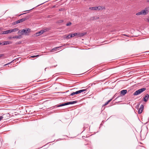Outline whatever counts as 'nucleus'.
Masks as SVG:
<instances>
[{"instance_id":"obj_1","label":"nucleus","mask_w":149,"mask_h":149,"mask_svg":"<svg viewBox=\"0 0 149 149\" xmlns=\"http://www.w3.org/2000/svg\"><path fill=\"white\" fill-rule=\"evenodd\" d=\"M105 8L104 6H95L89 8V9H104Z\"/></svg>"},{"instance_id":"obj_2","label":"nucleus","mask_w":149,"mask_h":149,"mask_svg":"<svg viewBox=\"0 0 149 149\" xmlns=\"http://www.w3.org/2000/svg\"><path fill=\"white\" fill-rule=\"evenodd\" d=\"M30 29H23L20 32V33L21 35H24V34L25 35H26L27 33L29 32L30 31Z\"/></svg>"},{"instance_id":"obj_3","label":"nucleus","mask_w":149,"mask_h":149,"mask_svg":"<svg viewBox=\"0 0 149 149\" xmlns=\"http://www.w3.org/2000/svg\"><path fill=\"white\" fill-rule=\"evenodd\" d=\"M148 12V10H143V11L137 13L136 15H145L147 14Z\"/></svg>"},{"instance_id":"obj_4","label":"nucleus","mask_w":149,"mask_h":149,"mask_svg":"<svg viewBox=\"0 0 149 149\" xmlns=\"http://www.w3.org/2000/svg\"><path fill=\"white\" fill-rule=\"evenodd\" d=\"M86 90V89H83V90H81L77 91H76L75 92H73L72 93H71L70 95H74L75 94H77L80 93H81L82 92H83Z\"/></svg>"},{"instance_id":"obj_5","label":"nucleus","mask_w":149,"mask_h":149,"mask_svg":"<svg viewBox=\"0 0 149 149\" xmlns=\"http://www.w3.org/2000/svg\"><path fill=\"white\" fill-rule=\"evenodd\" d=\"M47 31V30L46 29H44L43 30H42L40 31H38L35 33V35L36 36H38L42 34L43 33H44L46 32Z\"/></svg>"},{"instance_id":"obj_6","label":"nucleus","mask_w":149,"mask_h":149,"mask_svg":"<svg viewBox=\"0 0 149 149\" xmlns=\"http://www.w3.org/2000/svg\"><path fill=\"white\" fill-rule=\"evenodd\" d=\"M25 19H26L25 18H22L21 19L18 20H17L15 22H14V24H17L18 23H20V22H22L24 21H25Z\"/></svg>"},{"instance_id":"obj_7","label":"nucleus","mask_w":149,"mask_h":149,"mask_svg":"<svg viewBox=\"0 0 149 149\" xmlns=\"http://www.w3.org/2000/svg\"><path fill=\"white\" fill-rule=\"evenodd\" d=\"M143 105L142 104H141L140 106V108L139 109L138 111V113L139 114H140L142 112L143 109Z\"/></svg>"},{"instance_id":"obj_8","label":"nucleus","mask_w":149,"mask_h":149,"mask_svg":"<svg viewBox=\"0 0 149 149\" xmlns=\"http://www.w3.org/2000/svg\"><path fill=\"white\" fill-rule=\"evenodd\" d=\"M9 33H10V30L2 31L1 34H6Z\"/></svg>"},{"instance_id":"obj_9","label":"nucleus","mask_w":149,"mask_h":149,"mask_svg":"<svg viewBox=\"0 0 149 149\" xmlns=\"http://www.w3.org/2000/svg\"><path fill=\"white\" fill-rule=\"evenodd\" d=\"M72 37V35H71V34H70L68 35H65L64 36V38L67 39H70Z\"/></svg>"},{"instance_id":"obj_10","label":"nucleus","mask_w":149,"mask_h":149,"mask_svg":"<svg viewBox=\"0 0 149 149\" xmlns=\"http://www.w3.org/2000/svg\"><path fill=\"white\" fill-rule=\"evenodd\" d=\"M146 90V88H142L140 89H139L138 90H137L138 93L140 94L143 91H145Z\"/></svg>"},{"instance_id":"obj_11","label":"nucleus","mask_w":149,"mask_h":149,"mask_svg":"<svg viewBox=\"0 0 149 149\" xmlns=\"http://www.w3.org/2000/svg\"><path fill=\"white\" fill-rule=\"evenodd\" d=\"M149 95L148 94H147L146 95L145 97L144 98V100L145 102H146L149 98Z\"/></svg>"},{"instance_id":"obj_12","label":"nucleus","mask_w":149,"mask_h":149,"mask_svg":"<svg viewBox=\"0 0 149 149\" xmlns=\"http://www.w3.org/2000/svg\"><path fill=\"white\" fill-rule=\"evenodd\" d=\"M78 37H81L84 36L86 34V33H77Z\"/></svg>"},{"instance_id":"obj_13","label":"nucleus","mask_w":149,"mask_h":149,"mask_svg":"<svg viewBox=\"0 0 149 149\" xmlns=\"http://www.w3.org/2000/svg\"><path fill=\"white\" fill-rule=\"evenodd\" d=\"M11 42L9 41H4L2 43L3 45H9L11 44Z\"/></svg>"},{"instance_id":"obj_14","label":"nucleus","mask_w":149,"mask_h":149,"mask_svg":"<svg viewBox=\"0 0 149 149\" xmlns=\"http://www.w3.org/2000/svg\"><path fill=\"white\" fill-rule=\"evenodd\" d=\"M127 90H124L121 91H120L121 94L123 95H125L127 93Z\"/></svg>"},{"instance_id":"obj_15","label":"nucleus","mask_w":149,"mask_h":149,"mask_svg":"<svg viewBox=\"0 0 149 149\" xmlns=\"http://www.w3.org/2000/svg\"><path fill=\"white\" fill-rule=\"evenodd\" d=\"M77 102V101H75L72 102H67V105H68L70 104H73L76 103Z\"/></svg>"},{"instance_id":"obj_16","label":"nucleus","mask_w":149,"mask_h":149,"mask_svg":"<svg viewBox=\"0 0 149 149\" xmlns=\"http://www.w3.org/2000/svg\"><path fill=\"white\" fill-rule=\"evenodd\" d=\"M18 29L17 28H14L13 29L10 30V33H11L13 32H16L17 31H18Z\"/></svg>"},{"instance_id":"obj_17","label":"nucleus","mask_w":149,"mask_h":149,"mask_svg":"<svg viewBox=\"0 0 149 149\" xmlns=\"http://www.w3.org/2000/svg\"><path fill=\"white\" fill-rule=\"evenodd\" d=\"M67 105V102H66L65 103L61 104L59 105H57L56 106V107H61L63 106H64Z\"/></svg>"},{"instance_id":"obj_18","label":"nucleus","mask_w":149,"mask_h":149,"mask_svg":"<svg viewBox=\"0 0 149 149\" xmlns=\"http://www.w3.org/2000/svg\"><path fill=\"white\" fill-rule=\"evenodd\" d=\"M62 46H60L59 47H56L54 48L51 50V52H53L56 51V49L57 48L61 47Z\"/></svg>"},{"instance_id":"obj_19","label":"nucleus","mask_w":149,"mask_h":149,"mask_svg":"<svg viewBox=\"0 0 149 149\" xmlns=\"http://www.w3.org/2000/svg\"><path fill=\"white\" fill-rule=\"evenodd\" d=\"M111 100H112V99H110V100H109L107 102H106L103 105V106H106V105H107V104H109V103L111 101Z\"/></svg>"},{"instance_id":"obj_20","label":"nucleus","mask_w":149,"mask_h":149,"mask_svg":"<svg viewBox=\"0 0 149 149\" xmlns=\"http://www.w3.org/2000/svg\"><path fill=\"white\" fill-rule=\"evenodd\" d=\"M21 36H14L13 37V38H17V39H19L20 38V37Z\"/></svg>"},{"instance_id":"obj_21","label":"nucleus","mask_w":149,"mask_h":149,"mask_svg":"<svg viewBox=\"0 0 149 149\" xmlns=\"http://www.w3.org/2000/svg\"><path fill=\"white\" fill-rule=\"evenodd\" d=\"M139 94L138 93V92L137 91H136L133 94V95H137Z\"/></svg>"},{"instance_id":"obj_22","label":"nucleus","mask_w":149,"mask_h":149,"mask_svg":"<svg viewBox=\"0 0 149 149\" xmlns=\"http://www.w3.org/2000/svg\"><path fill=\"white\" fill-rule=\"evenodd\" d=\"M77 33H74L73 34H71V35H72V37H74V36H77L78 35Z\"/></svg>"},{"instance_id":"obj_23","label":"nucleus","mask_w":149,"mask_h":149,"mask_svg":"<svg viewBox=\"0 0 149 149\" xmlns=\"http://www.w3.org/2000/svg\"><path fill=\"white\" fill-rule=\"evenodd\" d=\"M63 22V20H60L58 21L57 22V23H60Z\"/></svg>"},{"instance_id":"obj_24","label":"nucleus","mask_w":149,"mask_h":149,"mask_svg":"<svg viewBox=\"0 0 149 149\" xmlns=\"http://www.w3.org/2000/svg\"><path fill=\"white\" fill-rule=\"evenodd\" d=\"M71 24L72 23L71 22H69L66 24V25L67 26H68L71 25Z\"/></svg>"},{"instance_id":"obj_25","label":"nucleus","mask_w":149,"mask_h":149,"mask_svg":"<svg viewBox=\"0 0 149 149\" xmlns=\"http://www.w3.org/2000/svg\"><path fill=\"white\" fill-rule=\"evenodd\" d=\"M93 18L92 19H93V20H96V19H98L99 17H93Z\"/></svg>"},{"instance_id":"obj_26","label":"nucleus","mask_w":149,"mask_h":149,"mask_svg":"<svg viewBox=\"0 0 149 149\" xmlns=\"http://www.w3.org/2000/svg\"><path fill=\"white\" fill-rule=\"evenodd\" d=\"M39 56V55H37L36 56H31V57L34 58V57H38Z\"/></svg>"},{"instance_id":"obj_27","label":"nucleus","mask_w":149,"mask_h":149,"mask_svg":"<svg viewBox=\"0 0 149 149\" xmlns=\"http://www.w3.org/2000/svg\"><path fill=\"white\" fill-rule=\"evenodd\" d=\"M3 117L2 116H0V121L3 119Z\"/></svg>"},{"instance_id":"obj_28","label":"nucleus","mask_w":149,"mask_h":149,"mask_svg":"<svg viewBox=\"0 0 149 149\" xmlns=\"http://www.w3.org/2000/svg\"><path fill=\"white\" fill-rule=\"evenodd\" d=\"M3 56H4V54H0V58L1 57H2Z\"/></svg>"},{"instance_id":"obj_29","label":"nucleus","mask_w":149,"mask_h":149,"mask_svg":"<svg viewBox=\"0 0 149 149\" xmlns=\"http://www.w3.org/2000/svg\"><path fill=\"white\" fill-rule=\"evenodd\" d=\"M148 21L149 22V17L147 19Z\"/></svg>"},{"instance_id":"obj_30","label":"nucleus","mask_w":149,"mask_h":149,"mask_svg":"<svg viewBox=\"0 0 149 149\" xmlns=\"http://www.w3.org/2000/svg\"><path fill=\"white\" fill-rule=\"evenodd\" d=\"M2 43H1V42H0V45H1V44H2Z\"/></svg>"},{"instance_id":"obj_31","label":"nucleus","mask_w":149,"mask_h":149,"mask_svg":"<svg viewBox=\"0 0 149 149\" xmlns=\"http://www.w3.org/2000/svg\"><path fill=\"white\" fill-rule=\"evenodd\" d=\"M147 2H149V0H147Z\"/></svg>"},{"instance_id":"obj_32","label":"nucleus","mask_w":149,"mask_h":149,"mask_svg":"<svg viewBox=\"0 0 149 149\" xmlns=\"http://www.w3.org/2000/svg\"><path fill=\"white\" fill-rule=\"evenodd\" d=\"M34 8H33L31 9L32 10V9H34Z\"/></svg>"},{"instance_id":"obj_33","label":"nucleus","mask_w":149,"mask_h":149,"mask_svg":"<svg viewBox=\"0 0 149 149\" xmlns=\"http://www.w3.org/2000/svg\"><path fill=\"white\" fill-rule=\"evenodd\" d=\"M20 31H19V32H18L19 33H20Z\"/></svg>"},{"instance_id":"obj_34","label":"nucleus","mask_w":149,"mask_h":149,"mask_svg":"<svg viewBox=\"0 0 149 149\" xmlns=\"http://www.w3.org/2000/svg\"><path fill=\"white\" fill-rule=\"evenodd\" d=\"M27 10V11H29V10Z\"/></svg>"},{"instance_id":"obj_35","label":"nucleus","mask_w":149,"mask_h":149,"mask_svg":"<svg viewBox=\"0 0 149 149\" xmlns=\"http://www.w3.org/2000/svg\"><path fill=\"white\" fill-rule=\"evenodd\" d=\"M0 30H1V29H0Z\"/></svg>"}]
</instances>
